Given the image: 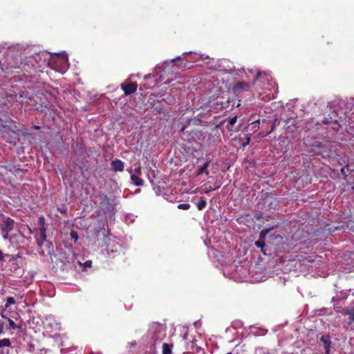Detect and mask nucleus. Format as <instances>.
<instances>
[{"instance_id": "72a5a7b5", "label": "nucleus", "mask_w": 354, "mask_h": 354, "mask_svg": "<svg viewBox=\"0 0 354 354\" xmlns=\"http://www.w3.org/2000/svg\"><path fill=\"white\" fill-rule=\"evenodd\" d=\"M39 223H41V224L44 223V217H41L39 218Z\"/></svg>"}, {"instance_id": "f704fd0d", "label": "nucleus", "mask_w": 354, "mask_h": 354, "mask_svg": "<svg viewBox=\"0 0 354 354\" xmlns=\"http://www.w3.org/2000/svg\"><path fill=\"white\" fill-rule=\"evenodd\" d=\"M86 264L88 265V266H91V261H88L86 262Z\"/></svg>"}, {"instance_id": "a878e982", "label": "nucleus", "mask_w": 354, "mask_h": 354, "mask_svg": "<svg viewBox=\"0 0 354 354\" xmlns=\"http://www.w3.org/2000/svg\"><path fill=\"white\" fill-rule=\"evenodd\" d=\"M12 133H13V134H15V137H14V138H13V140H9L8 142H9L10 143L15 144V143H16V141H17V140H18L19 139H18V138H17V134L16 133V132L12 131Z\"/></svg>"}, {"instance_id": "ea45409f", "label": "nucleus", "mask_w": 354, "mask_h": 354, "mask_svg": "<svg viewBox=\"0 0 354 354\" xmlns=\"http://www.w3.org/2000/svg\"><path fill=\"white\" fill-rule=\"evenodd\" d=\"M353 189H354V186L353 187Z\"/></svg>"}, {"instance_id": "a211bd4d", "label": "nucleus", "mask_w": 354, "mask_h": 354, "mask_svg": "<svg viewBox=\"0 0 354 354\" xmlns=\"http://www.w3.org/2000/svg\"><path fill=\"white\" fill-rule=\"evenodd\" d=\"M237 121V116H234L230 118L228 120L227 129L231 130L230 127H232Z\"/></svg>"}, {"instance_id": "c9c22d12", "label": "nucleus", "mask_w": 354, "mask_h": 354, "mask_svg": "<svg viewBox=\"0 0 354 354\" xmlns=\"http://www.w3.org/2000/svg\"><path fill=\"white\" fill-rule=\"evenodd\" d=\"M227 103H228V102H221V106H224V105H225V104H227Z\"/></svg>"}, {"instance_id": "bb28decb", "label": "nucleus", "mask_w": 354, "mask_h": 354, "mask_svg": "<svg viewBox=\"0 0 354 354\" xmlns=\"http://www.w3.org/2000/svg\"><path fill=\"white\" fill-rule=\"evenodd\" d=\"M134 172L135 174L137 175V174H139L140 175L141 174V172H142V169H141V167L139 166L138 167H136L135 169H134Z\"/></svg>"}, {"instance_id": "f3484780", "label": "nucleus", "mask_w": 354, "mask_h": 354, "mask_svg": "<svg viewBox=\"0 0 354 354\" xmlns=\"http://www.w3.org/2000/svg\"><path fill=\"white\" fill-rule=\"evenodd\" d=\"M272 230V228H268V229H264L263 230H261L260 232V234H259V239H261V240H265V238L266 236H267V234Z\"/></svg>"}, {"instance_id": "f257e3e1", "label": "nucleus", "mask_w": 354, "mask_h": 354, "mask_svg": "<svg viewBox=\"0 0 354 354\" xmlns=\"http://www.w3.org/2000/svg\"><path fill=\"white\" fill-rule=\"evenodd\" d=\"M45 96L43 93H38L33 95L29 91H21L19 93V101L24 104L26 108L43 112L47 108V104L43 101Z\"/></svg>"}, {"instance_id": "20e7f679", "label": "nucleus", "mask_w": 354, "mask_h": 354, "mask_svg": "<svg viewBox=\"0 0 354 354\" xmlns=\"http://www.w3.org/2000/svg\"><path fill=\"white\" fill-rule=\"evenodd\" d=\"M93 236L95 239L97 238L101 234L106 236L108 235L107 233H106L105 230V223L102 220H98L96 223L93 225Z\"/></svg>"}, {"instance_id": "393cba45", "label": "nucleus", "mask_w": 354, "mask_h": 354, "mask_svg": "<svg viewBox=\"0 0 354 354\" xmlns=\"http://www.w3.org/2000/svg\"><path fill=\"white\" fill-rule=\"evenodd\" d=\"M8 323H9V326L12 329H15L17 328L16 324L15 323V322L13 320H12L10 318H8Z\"/></svg>"}, {"instance_id": "473e14b6", "label": "nucleus", "mask_w": 354, "mask_h": 354, "mask_svg": "<svg viewBox=\"0 0 354 354\" xmlns=\"http://www.w3.org/2000/svg\"><path fill=\"white\" fill-rule=\"evenodd\" d=\"M250 138H247V141H246L245 143H243V147H245L247 145H248V144H249V142H250Z\"/></svg>"}, {"instance_id": "6ab92c4d", "label": "nucleus", "mask_w": 354, "mask_h": 354, "mask_svg": "<svg viewBox=\"0 0 354 354\" xmlns=\"http://www.w3.org/2000/svg\"><path fill=\"white\" fill-rule=\"evenodd\" d=\"M16 303V301L14 297H9L6 299V304L5 305L6 308H8L10 305L15 304Z\"/></svg>"}, {"instance_id": "39448f33", "label": "nucleus", "mask_w": 354, "mask_h": 354, "mask_svg": "<svg viewBox=\"0 0 354 354\" xmlns=\"http://www.w3.org/2000/svg\"><path fill=\"white\" fill-rule=\"evenodd\" d=\"M138 84L136 82H123L121 84V88L126 95L134 93L137 91Z\"/></svg>"}, {"instance_id": "f8f14e48", "label": "nucleus", "mask_w": 354, "mask_h": 354, "mask_svg": "<svg viewBox=\"0 0 354 354\" xmlns=\"http://www.w3.org/2000/svg\"><path fill=\"white\" fill-rule=\"evenodd\" d=\"M209 162L210 160H208L203 166H201L197 171V175H200L203 173H205L206 175H208L209 171L207 170V169L209 166Z\"/></svg>"}, {"instance_id": "2eb2a0df", "label": "nucleus", "mask_w": 354, "mask_h": 354, "mask_svg": "<svg viewBox=\"0 0 354 354\" xmlns=\"http://www.w3.org/2000/svg\"><path fill=\"white\" fill-rule=\"evenodd\" d=\"M11 346L10 340L8 338L0 339V348L10 347Z\"/></svg>"}, {"instance_id": "1a4fd4ad", "label": "nucleus", "mask_w": 354, "mask_h": 354, "mask_svg": "<svg viewBox=\"0 0 354 354\" xmlns=\"http://www.w3.org/2000/svg\"><path fill=\"white\" fill-rule=\"evenodd\" d=\"M111 165V169L114 171H122L124 170V162L119 159L113 160Z\"/></svg>"}, {"instance_id": "aec40b11", "label": "nucleus", "mask_w": 354, "mask_h": 354, "mask_svg": "<svg viewBox=\"0 0 354 354\" xmlns=\"http://www.w3.org/2000/svg\"><path fill=\"white\" fill-rule=\"evenodd\" d=\"M164 109V106L162 104H159L157 106H156L153 109L154 112L156 113H161Z\"/></svg>"}, {"instance_id": "e433bc0d", "label": "nucleus", "mask_w": 354, "mask_h": 354, "mask_svg": "<svg viewBox=\"0 0 354 354\" xmlns=\"http://www.w3.org/2000/svg\"><path fill=\"white\" fill-rule=\"evenodd\" d=\"M352 319L354 321V312L353 313V315H352Z\"/></svg>"}, {"instance_id": "6e6552de", "label": "nucleus", "mask_w": 354, "mask_h": 354, "mask_svg": "<svg viewBox=\"0 0 354 354\" xmlns=\"http://www.w3.org/2000/svg\"><path fill=\"white\" fill-rule=\"evenodd\" d=\"M320 341L323 343L324 347L326 350V354H330V349L331 347V341L329 335H322Z\"/></svg>"}, {"instance_id": "423d86ee", "label": "nucleus", "mask_w": 354, "mask_h": 354, "mask_svg": "<svg viewBox=\"0 0 354 354\" xmlns=\"http://www.w3.org/2000/svg\"><path fill=\"white\" fill-rule=\"evenodd\" d=\"M46 230L44 227H42L40 228L39 236L38 238H37V243L39 247H41L45 243H46V245L48 247H50V245H51V243L48 242L46 240Z\"/></svg>"}, {"instance_id": "4be33fe9", "label": "nucleus", "mask_w": 354, "mask_h": 354, "mask_svg": "<svg viewBox=\"0 0 354 354\" xmlns=\"http://www.w3.org/2000/svg\"><path fill=\"white\" fill-rule=\"evenodd\" d=\"M254 245L257 246V248L263 249V247L266 245L265 241L259 239V241H255Z\"/></svg>"}, {"instance_id": "0eeeda50", "label": "nucleus", "mask_w": 354, "mask_h": 354, "mask_svg": "<svg viewBox=\"0 0 354 354\" xmlns=\"http://www.w3.org/2000/svg\"><path fill=\"white\" fill-rule=\"evenodd\" d=\"M250 85L245 82H236L234 84L232 90L234 93L239 94L241 90H248Z\"/></svg>"}, {"instance_id": "c756f323", "label": "nucleus", "mask_w": 354, "mask_h": 354, "mask_svg": "<svg viewBox=\"0 0 354 354\" xmlns=\"http://www.w3.org/2000/svg\"><path fill=\"white\" fill-rule=\"evenodd\" d=\"M214 189V188H212V187H208V188H206V189H205L204 192H205V194H208L209 192H210L213 191Z\"/></svg>"}, {"instance_id": "ddd939ff", "label": "nucleus", "mask_w": 354, "mask_h": 354, "mask_svg": "<svg viewBox=\"0 0 354 354\" xmlns=\"http://www.w3.org/2000/svg\"><path fill=\"white\" fill-rule=\"evenodd\" d=\"M173 345L167 343H164L162 345V354H172Z\"/></svg>"}, {"instance_id": "4468645a", "label": "nucleus", "mask_w": 354, "mask_h": 354, "mask_svg": "<svg viewBox=\"0 0 354 354\" xmlns=\"http://www.w3.org/2000/svg\"><path fill=\"white\" fill-rule=\"evenodd\" d=\"M207 205V201L205 198L201 197L199 201L196 203L198 210L203 209Z\"/></svg>"}, {"instance_id": "9b49d317", "label": "nucleus", "mask_w": 354, "mask_h": 354, "mask_svg": "<svg viewBox=\"0 0 354 354\" xmlns=\"http://www.w3.org/2000/svg\"><path fill=\"white\" fill-rule=\"evenodd\" d=\"M323 123L326 124H335L337 125V127H333L334 129L338 130L340 127V124H338V122L336 119H333L332 118H326L323 120Z\"/></svg>"}, {"instance_id": "9d476101", "label": "nucleus", "mask_w": 354, "mask_h": 354, "mask_svg": "<svg viewBox=\"0 0 354 354\" xmlns=\"http://www.w3.org/2000/svg\"><path fill=\"white\" fill-rule=\"evenodd\" d=\"M131 180L136 186L143 185L144 181L142 178H139L136 174H131Z\"/></svg>"}, {"instance_id": "b1692460", "label": "nucleus", "mask_w": 354, "mask_h": 354, "mask_svg": "<svg viewBox=\"0 0 354 354\" xmlns=\"http://www.w3.org/2000/svg\"><path fill=\"white\" fill-rule=\"evenodd\" d=\"M70 234L71 239L74 240L75 242L78 240V234L76 231L72 230Z\"/></svg>"}, {"instance_id": "5701e85b", "label": "nucleus", "mask_w": 354, "mask_h": 354, "mask_svg": "<svg viewBox=\"0 0 354 354\" xmlns=\"http://www.w3.org/2000/svg\"><path fill=\"white\" fill-rule=\"evenodd\" d=\"M178 208L180 209L187 210L190 208V205L189 203H180L178 205Z\"/></svg>"}, {"instance_id": "2f4dec72", "label": "nucleus", "mask_w": 354, "mask_h": 354, "mask_svg": "<svg viewBox=\"0 0 354 354\" xmlns=\"http://www.w3.org/2000/svg\"><path fill=\"white\" fill-rule=\"evenodd\" d=\"M103 198H104V200L106 201V203L109 204V198L107 197L106 195H104L103 196Z\"/></svg>"}, {"instance_id": "58836bf2", "label": "nucleus", "mask_w": 354, "mask_h": 354, "mask_svg": "<svg viewBox=\"0 0 354 354\" xmlns=\"http://www.w3.org/2000/svg\"><path fill=\"white\" fill-rule=\"evenodd\" d=\"M226 354H232V353H226Z\"/></svg>"}, {"instance_id": "cd10ccee", "label": "nucleus", "mask_w": 354, "mask_h": 354, "mask_svg": "<svg viewBox=\"0 0 354 354\" xmlns=\"http://www.w3.org/2000/svg\"><path fill=\"white\" fill-rule=\"evenodd\" d=\"M259 124H260V120H257L255 122L252 123V124L254 125V128L259 127Z\"/></svg>"}, {"instance_id": "7ed1b4c3", "label": "nucleus", "mask_w": 354, "mask_h": 354, "mask_svg": "<svg viewBox=\"0 0 354 354\" xmlns=\"http://www.w3.org/2000/svg\"><path fill=\"white\" fill-rule=\"evenodd\" d=\"M6 170L12 173L15 176H18L21 173L25 174L26 172L20 168L19 165L6 163L3 165H0V170Z\"/></svg>"}, {"instance_id": "f03ea898", "label": "nucleus", "mask_w": 354, "mask_h": 354, "mask_svg": "<svg viewBox=\"0 0 354 354\" xmlns=\"http://www.w3.org/2000/svg\"><path fill=\"white\" fill-rule=\"evenodd\" d=\"M15 221L8 216H2V222L0 223V230L3 239H7L8 233L14 229Z\"/></svg>"}, {"instance_id": "7c9ffc66", "label": "nucleus", "mask_w": 354, "mask_h": 354, "mask_svg": "<svg viewBox=\"0 0 354 354\" xmlns=\"http://www.w3.org/2000/svg\"><path fill=\"white\" fill-rule=\"evenodd\" d=\"M4 257H5V255L3 254L2 251L0 250V260L1 261H3L4 260Z\"/></svg>"}, {"instance_id": "412c9836", "label": "nucleus", "mask_w": 354, "mask_h": 354, "mask_svg": "<svg viewBox=\"0 0 354 354\" xmlns=\"http://www.w3.org/2000/svg\"><path fill=\"white\" fill-rule=\"evenodd\" d=\"M262 77H265L266 80H268V76L265 73H262V72H258L256 75H255V78H254V81H257L259 80L260 78H261Z\"/></svg>"}, {"instance_id": "dca6fc26", "label": "nucleus", "mask_w": 354, "mask_h": 354, "mask_svg": "<svg viewBox=\"0 0 354 354\" xmlns=\"http://www.w3.org/2000/svg\"><path fill=\"white\" fill-rule=\"evenodd\" d=\"M352 171H354V169H351L350 165H346L345 167L341 169V173L346 177L348 175V172L349 174H351Z\"/></svg>"}, {"instance_id": "4c0bfd02", "label": "nucleus", "mask_w": 354, "mask_h": 354, "mask_svg": "<svg viewBox=\"0 0 354 354\" xmlns=\"http://www.w3.org/2000/svg\"><path fill=\"white\" fill-rule=\"evenodd\" d=\"M35 128L36 129H39V127H37V126L35 127Z\"/></svg>"}, {"instance_id": "c85d7f7f", "label": "nucleus", "mask_w": 354, "mask_h": 354, "mask_svg": "<svg viewBox=\"0 0 354 354\" xmlns=\"http://www.w3.org/2000/svg\"><path fill=\"white\" fill-rule=\"evenodd\" d=\"M274 128H275V124H272V127H271V130H270V131L267 132V133H266L265 135H263V136H267V135L270 134L272 131H274Z\"/></svg>"}]
</instances>
